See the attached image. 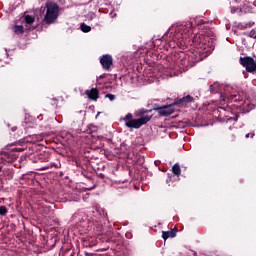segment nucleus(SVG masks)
I'll return each instance as SVG.
<instances>
[{
	"label": "nucleus",
	"instance_id": "obj_27",
	"mask_svg": "<svg viewBox=\"0 0 256 256\" xmlns=\"http://www.w3.org/2000/svg\"><path fill=\"white\" fill-rule=\"evenodd\" d=\"M13 131H15V128H12Z\"/></svg>",
	"mask_w": 256,
	"mask_h": 256
},
{
	"label": "nucleus",
	"instance_id": "obj_12",
	"mask_svg": "<svg viewBox=\"0 0 256 256\" xmlns=\"http://www.w3.org/2000/svg\"><path fill=\"white\" fill-rule=\"evenodd\" d=\"M80 29L83 31V33H89V31H91V26L83 23L81 24Z\"/></svg>",
	"mask_w": 256,
	"mask_h": 256
},
{
	"label": "nucleus",
	"instance_id": "obj_7",
	"mask_svg": "<svg viewBox=\"0 0 256 256\" xmlns=\"http://www.w3.org/2000/svg\"><path fill=\"white\" fill-rule=\"evenodd\" d=\"M194 99L191 95H187L183 98L176 100L173 105H187V103H193Z\"/></svg>",
	"mask_w": 256,
	"mask_h": 256
},
{
	"label": "nucleus",
	"instance_id": "obj_5",
	"mask_svg": "<svg viewBox=\"0 0 256 256\" xmlns=\"http://www.w3.org/2000/svg\"><path fill=\"white\" fill-rule=\"evenodd\" d=\"M188 59L193 63V65H195V63H199V61H203V57H201V52L199 51L191 52L188 55Z\"/></svg>",
	"mask_w": 256,
	"mask_h": 256
},
{
	"label": "nucleus",
	"instance_id": "obj_8",
	"mask_svg": "<svg viewBox=\"0 0 256 256\" xmlns=\"http://www.w3.org/2000/svg\"><path fill=\"white\" fill-rule=\"evenodd\" d=\"M176 233L175 231L173 230H170V231H163L162 232V238L164 239V241H167V239L169 238H173V237H176Z\"/></svg>",
	"mask_w": 256,
	"mask_h": 256
},
{
	"label": "nucleus",
	"instance_id": "obj_18",
	"mask_svg": "<svg viewBox=\"0 0 256 256\" xmlns=\"http://www.w3.org/2000/svg\"><path fill=\"white\" fill-rule=\"evenodd\" d=\"M105 97H106V99H109L110 101H115V95H113V94H106Z\"/></svg>",
	"mask_w": 256,
	"mask_h": 256
},
{
	"label": "nucleus",
	"instance_id": "obj_6",
	"mask_svg": "<svg viewBox=\"0 0 256 256\" xmlns=\"http://www.w3.org/2000/svg\"><path fill=\"white\" fill-rule=\"evenodd\" d=\"M85 95H87L88 99H91V101H97V99H99V90H97V88L85 90Z\"/></svg>",
	"mask_w": 256,
	"mask_h": 256
},
{
	"label": "nucleus",
	"instance_id": "obj_26",
	"mask_svg": "<svg viewBox=\"0 0 256 256\" xmlns=\"http://www.w3.org/2000/svg\"><path fill=\"white\" fill-rule=\"evenodd\" d=\"M99 113H100V112L97 113L96 117H99Z\"/></svg>",
	"mask_w": 256,
	"mask_h": 256
},
{
	"label": "nucleus",
	"instance_id": "obj_19",
	"mask_svg": "<svg viewBox=\"0 0 256 256\" xmlns=\"http://www.w3.org/2000/svg\"><path fill=\"white\" fill-rule=\"evenodd\" d=\"M253 25H255V23H254V22H252V23H248V24H246V27H253Z\"/></svg>",
	"mask_w": 256,
	"mask_h": 256
},
{
	"label": "nucleus",
	"instance_id": "obj_21",
	"mask_svg": "<svg viewBox=\"0 0 256 256\" xmlns=\"http://www.w3.org/2000/svg\"><path fill=\"white\" fill-rule=\"evenodd\" d=\"M250 135H251L250 133H247V134L245 135L246 139H249Z\"/></svg>",
	"mask_w": 256,
	"mask_h": 256
},
{
	"label": "nucleus",
	"instance_id": "obj_15",
	"mask_svg": "<svg viewBox=\"0 0 256 256\" xmlns=\"http://www.w3.org/2000/svg\"><path fill=\"white\" fill-rule=\"evenodd\" d=\"M0 215L4 217V215H7V207L0 206Z\"/></svg>",
	"mask_w": 256,
	"mask_h": 256
},
{
	"label": "nucleus",
	"instance_id": "obj_3",
	"mask_svg": "<svg viewBox=\"0 0 256 256\" xmlns=\"http://www.w3.org/2000/svg\"><path fill=\"white\" fill-rule=\"evenodd\" d=\"M173 105L174 104L159 107V105L155 104L153 107V110L158 111V113H159V115H161V117H169V115H173V113H175V110L173 109Z\"/></svg>",
	"mask_w": 256,
	"mask_h": 256
},
{
	"label": "nucleus",
	"instance_id": "obj_9",
	"mask_svg": "<svg viewBox=\"0 0 256 256\" xmlns=\"http://www.w3.org/2000/svg\"><path fill=\"white\" fill-rule=\"evenodd\" d=\"M172 172L174 175H176V177H179V175H181V166H179V164H174L172 167Z\"/></svg>",
	"mask_w": 256,
	"mask_h": 256
},
{
	"label": "nucleus",
	"instance_id": "obj_14",
	"mask_svg": "<svg viewBox=\"0 0 256 256\" xmlns=\"http://www.w3.org/2000/svg\"><path fill=\"white\" fill-rule=\"evenodd\" d=\"M248 37H251V39H256V28L248 32Z\"/></svg>",
	"mask_w": 256,
	"mask_h": 256
},
{
	"label": "nucleus",
	"instance_id": "obj_20",
	"mask_svg": "<svg viewBox=\"0 0 256 256\" xmlns=\"http://www.w3.org/2000/svg\"><path fill=\"white\" fill-rule=\"evenodd\" d=\"M16 151L22 152V151H25V149H23V148H16Z\"/></svg>",
	"mask_w": 256,
	"mask_h": 256
},
{
	"label": "nucleus",
	"instance_id": "obj_22",
	"mask_svg": "<svg viewBox=\"0 0 256 256\" xmlns=\"http://www.w3.org/2000/svg\"><path fill=\"white\" fill-rule=\"evenodd\" d=\"M38 119H39L40 121H43V116H38Z\"/></svg>",
	"mask_w": 256,
	"mask_h": 256
},
{
	"label": "nucleus",
	"instance_id": "obj_11",
	"mask_svg": "<svg viewBox=\"0 0 256 256\" xmlns=\"http://www.w3.org/2000/svg\"><path fill=\"white\" fill-rule=\"evenodd\" d=\"M14 33H16V35H21V33H23L24 28L22 25H16L14 26Z\"/></svg>",
	"mask_w": 256,
	"mask_h": 256
},
{
	"label": "nucleus",
	"instance_id": "obj_25",
	"mask_svg": "<svg viewBox=\"0 0 256 256\" xmlns=\"http://www.w3.org/2000/svg\"><path fill=\"white\" fill-rule=\"evenodd\" d=\"M99 113H100V112L97 113L96 117H99Z\"/></svg>",
	"mask_w": 256,
	"mask_h": 256
},
{
	"label": "nucleus",
	"instance_id": "obj_2",
	"mask_svg": "<svg viewBox=\"0 0 256 256\" xmlns=\"http://www.w3.org/2000/svg\"><path fill=\"white\" fill-rule=\"evenodd\" d=\"M57 17H59V5L54 2L46 3V14L44 16L45 23L51 25V23L57 21Z\"/></svg>",
	"mask_w": 256,
	"mask_h": 256
},
{
	"label": "nucleus",
	"instance_id": "obj_23",
	"mask_svg": "<svg viewBox=\"0 0 256 256\" xmlns=\"http://www.w3.org/2000/svg\"><path fill=\"white\" fill-rule=\"evenodd\" d=\"M251 137H255V133H251Z\"/></svg>",
	"mask_w": 256,
	"mask_h": 256
},
{
	"label": "nucleus",
	"instance_id": "obj_10",
	"mask_svg": "<svg viewBox=\"0 0 256 256\" xmlns=\"http://www.w3.org/2000/svg\"><path fill=\"white\" fill-rule=\"evenodd\" d=\"M25 23H27V25H33V23H35V17H33L31 15H26Z\"/></svg>",
	"mask_w": 256,
	"mask_h": 256
},
{
	"label": "nucleus",
	"instance_id": "obj_1",
	"mask_svg": "<svg viewBox=\"0 0 256 256\" xmlns=\"http://www.w3.org/2000/svg\"><path fill=\"white\" fill-rule=\"evenodd\" d=\"M153 118V115L142 116L138 119L133 118V114L128 113L124 118H121L120 121L125 122V127L128 129H141L143 125H147Z\"/></svg>",
	"mask_w": 256,
	"mask_h": 256
},
{
	"label": "nucleus",
	"instance_id": "obj_17",
	"mask_svg": "<svg viewBox=\"0 0 256 256\" xmlns=\"http://www.w3.org/2000/svg\"><path fill=\"white\" fill-rule=\"evenodd\" d=\"M145 113H151V110L140 109V110L138 111V115H145Z\"/></svg>",
	"mask_w": 256,
	"mask_h": 256
},
{
	"label": "nucleus",
	"instance_id": "obj_4",
	"mask_svg": "<svg viewBox=\"0 0 256 256\" xmlns=\"http://www.w3.org/2000/svg\"><path fill=\"white\" fill-rule=\"evenodd\" d=\"M100 63L105 71H109L113 65V57L109 54H105L100 58Z\"/></svg>",
	"mask_w": 256,
	"mask_h": 256
},
{
	"label": "nucleus",
	"instance_id": "obj_24",
	"mask_svg": "<svg viewBox=\"0 0 256 256\" xmlns=\"http://www.w3.org/2000/svg\"><path fill=\"white\" fill-rule=\"evenodd\" d=\"M45 169H49V167H46V168H42V171H45Z\"/></svg>",
	"mask_w": 256,
	"mask_h": 256
},
{
	"label": "nucleus",
	"instance_id": "obj_16",
	"mask_svg": "<svg viewBox=\"0 0 256 256\" xmlns=\"http://www.w3.org/2000/svg\"><path fill=\"white\" fill-rule=\"evenodd\" d=\"M242 109H245L246 111H249L251 109L249 103L243 102L242 103Z\"/></svg>",
	"mask_w": 256,
	"mask_h": 256
},
{
	"label": "nucleus",
	"instance_id": "obj_28",
	"mask_svg": "<svg viewBox=\"0 0 256 256\" xmlns=\"http://www.w3.org/2000/svg\"><path fill=\"white\" fill-rule=\"evenodd\" d=\"M235 121H237V118H235Z\"/></svg>",
	"mask_w": 256,
	"mask_h": 256
},
{
	"label": "nucleus",
	"instance_id": "obj_13",
	"mask_svg": "<svg viewBox=\"0 0 256 256\" xmlns=\"http://www.w3.org/2000/svg\"><path fill=\"white\" fill-rule=\"evenodd\" d=\"M232 101H235V102H237V101H239V102H241V101H243L242 99H241V95H239V94H234V95H232Z\"/></svg>",
	"mask_w": 256,
	"mask_h": 256
}]
</instances>
